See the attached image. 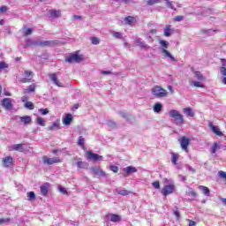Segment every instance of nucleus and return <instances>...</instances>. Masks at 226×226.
Listing matches in <instances>:
<instances>
[{
    "label": "nucleus",
    "instance_id": "nucleus-34",
    "mask_svg": "<svg viewBox=\"0 0 226 226\" xmlns=\"http://www.w3.org/2000/svg\"><path fill=\"white\" fill-rule=\"evenodd\" d=\"M36 89V86L34 84H32L28 87V88H26L24 90L25 93H34V90Z\"/></svg>",
    "mask_w": 226,
    "mask_h": 226
},
{
    "label": "nucleus",
    "instance_id": "nucleus-38",
    "mask_svg": "<svg viewBox=\"0 0 226 226\" xmlns=\"http://www.w3.org/2000/svg\"><path fill=\"white\" fill-rule=\"evenodd\" d=\"M36 123L39 124V126H45V120L41 117L36 118Z\"/></svg>",
    "mask_w": 226,
    "mask_h": 226
},
{
    "label": "nucleus",
    "instance_id": "nucleus-35",
    "mask_svg": "<svg viewBox=\"0 0 226 226\" xmlns=\"http://www.w3.org/2000/svg\"><path fill=\"white\" fill-rule=\"evenodd\" d=\"M117 193H118V195H122L123 197H125V195H130V192L126 189L117 190Z\"/></svg>",
    "mask_w": 226,
    "mask_h": 226
},
{
    "label": "nucleus",
    "instance_id": "nucleus-22",
    "mask_svg": "<svg viewBox=\"0 0 226 226\" xmlns=\"http://www.w3.org/2000/svg\"><path fill=\"white\" fill-rule=\"evenodd\" d=\"M60 128L61 127H60L59 120H56L52 123V124L48 128V130H49L50 132H54L55 130H59Z\"/></svg>",
    "mask_w": 226,
    "mask_h": 226
},
{
    "label": "nucleus",
    "instance_id": "nucleus-55",
    "mask_svg": "<svg viewBox=\"0 0 226 226\" xmlns=\"http://www.w3.org/2000/svg\"><path fill=\"white\" fill-rule=\"evenodd\" d=\"M110 170H112V172L117 173V170H119V168H117V166L116 165H111L109 167Z\"/></svg>",
    "mask_w": 226,
    "mask_h": 226
},
{
    "label": "nucleus",
    "instance_id": "nucleus-18",
    "mask_svg": "<svg viewBox=\"0 0 226 226\" xmlns=\"http://www.w3.org/2000/svg\"><path fill=\"white\" fill-rule=\"evenodd\" d=\"M135 43L138 47H140V49H145L146 50L150 49V47L147 44H146V42L140 41V38H137L135 40Z\"/></svg>",
    "mask_w": 226,
    "mask_h": 226
},
{
    "label": "nucleus",
    "instance_id": "nucleus-5",
    "mask_svg": "<svg viewBox=\"0 0 226 226\" xmlns=\"http://www.w3.org/2000/svg\"><path fill=\"white\" fill-rule=\"evenodd\" d=\"M174 190H176V185L174 184L168 185L162 189L161 193L167 197V195H170L174 193Z\"/></svg>",
    "mask_w": 226,
    "mask_h": 226
},
{
    "label": "nucleus",
    "instance_id": "nucleus-17",
    "mask_svg": "<svg viewBox=\"0 0 226 226\" xmlns=\"http://www.w3.org/2000/svg\"><path fill=\"white\" fill-rule=\"evenodd\" d=\"M49 77L52 82L55 83L56 86H57L58 87H63V83L57 80V73L50 74Z\"/></svg>",
    "mask_w": 226,
    "mask_h": 226
},
{
    "label": "nucleus",
    "instance_id": "nucleus-59",
    "mask_svg": "<svg viewBox=\"0 0 226 226\" xmlns=\"http://www.w3.org/2000/svg\"><path fill=\"white\" fill-rule=\"evenodd\" d=\"M24 75H25V77L29 78V77H31L33 75V72H31V71H25L24 72Z\"/></svg>",
    "mask_w": 226,
    "mask_h": 226
},
{
    "label": "nucleus",
    "instance_id": "nucleus-29",
    "mask_svg": "<svg viewBox=\"0 0 226 226\" xmlns=\"http://www.w3.org/2000/svg\"><path fill=\"white\" fill-rule=\"evenodd\" d=\"M19 121H21V123H24L25 124H29L32 119H31V117L25 116V117H19Z\"/></svg>",
    "mask_w": 226,
    "mask_h": 226
},
{
    "label": "nucleus",
    "instance_id": "nucleus-39",
    "mask_svg": "<svg viewBox=\"0 0 226 226\" xmlns=\"http://www.w3.org/2000/svg\"><path fill=\"white\" fill-rule=\"evenodd\" d=\"M25 109H29V110H34V104L31 102H26L25 103Z\"/></svg>",
    "mask_w": 226,
    "mask_h": 226
},
{
    "label": "nucleus",
    "instance_id": "nucleus-4",
    "mask_svg": "<svg viewBox=\"0 0 226 226\" xmlns=\"http://www.w3.org/2000/svg\"><path fill=\"white\" fill-rule=\"evenodd\" d=\"M82 61V56L79 54H72L65 58V63H69L72 64V63H80Z\"/></svg>",
    "mask_w": 226,
    "mask_h": 226
},
{
    "label": "nucleus",
    "instance_id": "nucleus-43",
    "mask_svg": "<svg viewBox=\"0 0 226 226\" xmlns=\"http://www.w3.org/2000/svg\"><path fill=\"white\" fill-rule=\"evenodd\" d=\"M163 1H165L167 8H170V10H176V8H174V4H172V2H170V0Z\"/></svg>",
    "mask_w": 226,
    "mask_h": 226
},
{
    "label": "nucleus",
    "instance_id": "nucleus-32",
    "mask_svg": "<svg viewBox=\"0 0 226 226\" xmlns=\"http://www.w3.org/2000/svg\"><path fill=\"white\" fill-rule=\"evenodd\" d=\"M199 190H200L204 193V195H206L207 197H209V192H210L209 188L204 185H200Z\"/></svg>",
    "mask_w": 226,
    "mask_h": 226
},
{
    "label": "nucleus",
    "instance_id": "nucleus-54",
    "mask_svg": "<svg viewBox=\"0 0 226 226\" xmlns=\"http://www.w3.org/2000/svg\"><path fill=\"white\" fill-rule=\"evenodd\" d=\"M152 185H153L154 188H155L156 190H159V188H160V182H159V181H154V182H153Z\"/></svg>",
    "mask_w": 226,
    "mask_h": 226
},
{
    "label": "nucleus",
    "instance_id": "nucleus-30",
    "mask_svg": "<svg viewBox=\"0 0 226 226\" xmlns=\"http://www.w3.org/2000/svg\"><path fill=\"white\" fill-rule=\"evenodd\" d=\"M22 30L24 36H29L33 34V28H27L26 26H24Z\"/></svg>",
    "mask_w": 226,
    "mask_h": 226
},
{
    "label": "nucleus",
    "instance_id": "nucleus-28",
    "mask_svg": "<svg viewBox=\"0 0 226 226\" xmlns=\"http://www.w3.org/2000/svg\"><path fill=\"white\" fill-rule=\"evenodd\" d=\"M179 160V154L172 153L171 154V162L173 165H177V161Z\"/></svg>",
    "mask_w": 226,
    "mask_h": 226
},
{
    "label": "nucleus",
    "instance_id": "nucleus-20",
    "mask_svg": "<svg viewBox=\"0 0 226 226\" xmlns=\"http://www.w3.org/2000/svg\"><path fill=\"white\" fill-rule=\"evenodd\" d=\"M222 147L220 145V142H214L213 145L210 147V152L212 154H215L218 151V149H221Z\"/></svg>",
    "mask_w": 226,
    "mask_h": 226
},
{
    "label": "nucleus",
    "instance_id": "nucleus-11",
    "mask_svg": "<svg viewBox=\"0 0 226 226\" xmlns=\"http://www.w3.org/2000/svg\"><path fill=\"white\" fill-rule=\"evenodd\" d=\"M9 151H19V153H24V144H15L10 147Z\"/></svg>",
    "mask_w": 226,
    "mask_h": 226
},
{
    "label": "nucleus",
    "instance_id": "nucleus-25",
    "mask_svg": "<svg viewBox=\"0 0 226 226\" xmlns=\"http://www.w3.org/2000/svg\"><path fill=\"white\" fill-rule=\"evenodd\" d=\"M162 109H163V105L162 103L156 102L154 105V112H155V114H160V112H162Z\"/></svg>",
    "mask_w": 226,
    "mask_h": 226
},
{
    "label": "nucleus",
    "instance_id": "nucleus-63",
    "mask_svg": "<svg viewBox=\"0 0 226 226\" xmlns=\"http://www.w3.org/2000/svg\"><path fill=\"white\" fill-rule=\"evenodd\" d=\"M27 96H23V97H21V102H26V103H27Z\"/></svg>",
    "mask_w": 226,
    "mask_h": 226
},
{
    "label": "nucleus",
    "instance_id": "nucleus-10",
    "mask_svg": "<svg viewBox=\"0 0 226 226\" xmlns=\"http://www.w3.org/2000/svg\"><path fill=\"white\" fill-rule=\"evenodd\" d=\"M3 107L5 109V110H11L13 108V104H11V99L5 98L2 102Z\"/></svg>",
    "mask_w": 226,
    "mask_h": 226
},
{
    "label": "nucleus",
    "instance_id": "nucleus-36",
    "mask_svg": "<svg viewBox=\"0 0 226 226\" xmlns=\"http://www.w3.org/2000/svg\"><path fill=\"white\" fill-rule=\"evenodd\" d=\"M159 43L161 45V49H169V41H163V40H160Z\"/></svg>",
    "mask_w": 226,
    "mask_h": 226
},
{
    "label": "nucleus",
    "instance_id": "nucleus-21",
    "mask_svg": "<svg viewBox=\"0 0 226 226\" xmlns=\"http://www.w3.org/2000/svg\"><path fill=\"white\" fill-rule=\"evenodd\" d=\"M183 112L187 117H193L195 116V112H193L192 108H185Z\"/></svg>",
    "mask_w": 226,
    "mask_h": 226
},
{
    "label": "nucleus",
    "instance_id": "nucleus-14",
    "mask_svg": "<svg viewBox=\"0 0 226 226\" xmlns=\"http://www.w3.org/2000/svg\"><path fill=\"white\" fill-rule=\"evenodd\" d=\"M209 127L211 128L212 132L215 133L218 137H223V132L220 131V128L216 125H213V123L209 124Z\"/></svg>",
    "mask_w": 226,
    "mask_h": 226
},
{
    "label": "nucleus",
    "instance_id": "nucleus-40",
    "mask_svg": "<svg viewBox=\"0 0 226 226\" xmlns=\"http://www.w3.org/2000/svg\"><path fill=\"white\" fill-rule=\"evenodd\" d=\"M85 142H86V139H84V137L79 136L78 139V145L80 146V147H84Z\"/></svg>",
    "mask_w": 226,
    "mask_h": 226
},
{
    "label": "nucleus",
    "instance_id": "nucleus-47",
    "mask_svg": "<svg viewBox=\"0 0 226 226\" xmlns=\"http://www.w3.org/2000/svg\"><path fill=\"white\" fill-rule=\"evenodd\" d=\"M58 190H59V192L60 193H63V195H67L68 194V192L66 191V189L63 186H59L58 187Z\"/></svg>",
    "mask_w": 226,
    "mask_h": 226
},
{
    "label": "nucleus",
    "instance_id": "nucleus-37",
    "mask_svg": "<svg viewBox=\"0 0 226 226\" xmlns=\"http://www.w3.org/2000/svg\"><path fill=\"white\" fill-rule=\"evenodd\" d=\"M186 193H187V195H190L191 197H197V192H195L192 187H188Z\"/></svg>",
    "mask_w": 226,
    "mask_h": 226
},
{
    "label": "nucleus",
    "instance_id": "nucleus-57",
    "mask_svg": "<svg viewBox=\"0 0 226 226\" xmlns=\"http://www.w3.org/2000/svg\"><path fill=\"white\" fill-rule=\"evenodd\" d=\"M4 68H8V65L4 62H0V71L4 70Z\"/></svg>",
    "mask_w": 226,
    "mask_h": 226
},
{
    "label": "nucleus",
    "instance_id": "nucleus-24",
    "mask_svg": "<svg viewBox=\"0 0 226 226\" xmlns=\"http://www.w3.org/2000/svg\"><path fill=\"white\" fill-rule=\"evenodd\" d=\"M41 193L44 196L49 193V183H45L44 185H41Z\"/></svg>",
    "mask_w": 226,
    "mask_h": 226
},
{
    "label": "nucleus",
    "instance_id": "nucleus-48",
    "mask_svg": "<svg viewBox=\"0 0 226 226\" xmlns=\"http://www.w3.org/2000/svg\"><path fill=\"white\" fill-rule=\"evenodd\" d=\"M183 20H185V17H184V16H176V17L174 18V21H175V22H181V21H183Z\"/></svg>",
    "mask_w": 226,
    "mask_h": 226
},
{
    "label": "nucleus",
    "instance_id": "nucleus-64",
    "mask_svg": "<svg viewBox=\"0 0 226 226\" xmlns=\"http://www.w3.org/2000/svg\"><path fill=\"white\" fill-rule=\"evenodd\" d=\"M189 226H195V222L194 221H190L189 222Z\"/></svg>",
    "mask_w": 226,
    "mask_h": 226
},
{
    "label": "nucleus",
    "instance_id": "nucleus-6",
    "mask_svg": "<svg viewBox=\"0 0 226 226\" xmlns=\"http://www.w3.org/2000/svg\"><path fill=\"white\" fill-rule=\"evenodd\" d=\"M179 142H180V147L182 150L185 151V153H188V146H190V139L184 136L179 139Z\"/></svg>",
    "mask_w": 226,
    "mask_h": 226
},
{
    "label": "nucleus",
    "instance_id": "nucleus-42",
    "mask_svg": "<svg viewBox=\"0 0 226 226\" xmlns=\"http://www.w3.org/2000/svg\"><path fill=\"white\" fill-rule=\"evenodd\" d=\"M112 36H114V38H117L118 40H121L123 38V34L119 32H111Z\"/></svg>",
    "mask_w": 226,
    "mask_h": 226
},
{
    "label": "nucleus",
    "instance_id": "nucleus-62",
    "mask_svg": "<svg viewBox=\"0 0 226 226\" xmlns=\"http://www.w3.org/2000/svg\"><path fill=\"white\" fill-rule=\"evenodd\" d=\"M186 169L187 170H189V172H192V173L195 172V170L190 165H186Z\"/></svg>",
    "mask_w": 226,
    "mask_h": 226
},
{
    "label": "nucleus",
    "instance_id": "nucleus-56",
    "mask_svg": "<svg viewBox=\"0 0 226 226\" xmlns=\"http://www.w3.org/2000/svg\"><path fill=\"white\" fill-rule=\"evenodd\" d=\"M119 114L122 117H124L125 119H128V117L130 116V115H128V113H126L124 111H120Z\"/></svg>",
    "mask_w": 226,
    "mask_h": 226
},
{
    "label": "nucleus",
    "instance_id": "nucleus-46",
    "mask_svg": "<svg viewBox=\"0 0 226 226\" xmlns=\"http://www.w3.org/2000/svg\"><path fill=\"white\" fill-rule=\"evenodd\" d=\"M91 41H92L93 45H99L100 44V39H98L97 37H92Z\"/></svg>",
    "mask_w": 226,
    "mask_h": 226
},
{
    "label": "nucleus",
    "instance_id": "nucleus-16",
    "mask_svg": "<svg viewBox=\"0 0 226 226\" xmlns=\"http://www.w3.org/2000/svg\"><path fill=\"white\" fill-rule=\"evenodd\" d=\"M72 121H73V116L72 114H66L65 117L63 119V124H65V126H70Z\"/></svg>",
    "mask_w": 226,
    "mask_h": 226
},
{
    "label": "nucleus",
    "instance_id": "nucleus-41",
    "mask_svg": "<svg viewBox=\"0 0 226 226\" xmlns=\"http://www.w3.org/2000/svg\"><path fill=\"white\" fill-rule=\"evenodd\" d=\"M27 198L28 200H34V199H36V194H34V192H27Z\"/></svg>",
    "mask_w": 226,
    "mask_h": 226
},
{
    "label": "nucleus",
    "instance_id": "nucleus-31",
    "mask_svg": "<svg viewBox=\"0 0 226 226\" xmlns=\"http://www.w3.org/2000/svg\"><path fill=\"white\" fill-rule=\"evenodd\" d=\"M124 22L125 24H127L128 26H132V24H135V18L132 17V16H128L124 19Z\"/></svg>",
    "mask_w": 226,
    "mask_h": 226
},
{
    "label": "nucleus",
    "instance_id": "nucleus-15",
    "mask_svg": "<svg viewBox=\"0 0 226 226\" xmlns=\"http://www.w3.org/2000/svg\"><path fill=\"white\" fill-rule=\"evenodd\" d=\"M124 172H125L124 177L130 176V174H135L137 172V168L133 166H128L126 168H124Z\"/></svg>",
    "mask_w": 226,
    "mask_h": 226
},
{
    "label": "nucleus",
    "instance_id": "nucleus-51",
    "mask_svg": "<svg viewBox=\"0 0 226 226\" xmlns=\"http://www.w3.org/2000/svg\"><path fill=\"white\" fill-rule=\"evenodd\" d=\"M107 125L109 127V128H116V123H114L113 121L109 120L107 122Z\"/></svg>",
    "mask_w": 226,
    "mask_h": 226
},
{
    "label": "nucleus",
    "instance_id": "nucleus-49",
    "mask_svg": "<svg viewBox=\"0 0 226 226\" xmlns=\"http://www.w3.org/2000/svg\"><path fill=\"white\" fill-rule=\"evenodd\" d=\"M39 112H41L42 116H47V114H49V109H40Z\"/></svg>",
    "mask_w": 226,
    "mask_h": 226
},
{
    "label": "nucleus",
    "instance_id": "nucleus-12",
    "mask_svg": "<svg viewBox=\"0 0 226 226\" xmlns=\"http://www.w3.org/2000/svg\"><path fill=\"white\" fill-rule=\"evenodd\" d=\"M3 165L4 167H11L13 165V157L11 156H6L3 159Z\"/></svg>",
    "mask_w": 226,
    "mask_h": 226
},
{
    "label": "nucleus",
    "instance_id": "nucleus-26",
    "mask_svg": "<svg viewBox=\"0 0 226 226\" xmlns=\"http://www.w3.org/2000/svg\"><path fill=\"white\" fill-rule=\"evenodd\" d=\"M190 86L194 87H201V88L205 87V86H204V84H202V82L197 81V80L190 81Z\"/></svg>",
    "mask_w": 226,
    "mask_h": 226
},
{
    "label": "nucleus",
    "instance_id": "nucleus-58",
    "mask_svg": "<svg viewBox=\"0 0 226 226\" xmlns=\"http://www.w3.org/2000/svg\"><path fill=\"white\" fill-rule=\"evenodd\" d=\"M218 176H220V177H222L223 179H225L226 173H225V171L220 170V171H218Z\"/></svg>",
    "mask_w": 226,
    "mask_h": 226
},
{
    "label": "nucleus",
    "instance_id": "nucleus-45",
    "mask_svg": "<svg viewBox=\"0 0 226 226\" xmlns=\"http://www.w3.org/2000/svg\"><path fill=\"white\" fill-rule=\"evenodd\" d=\"M226 64H222V67H221L220 69V72H221V74L223 76V77H226Z\"/></svg>",
    "mask_w": 226,
    "mask_h": 226
},
{
    "label": "nucleus",
    "instance_id": "nucleus-27",
    "mask_svg": "<svg viewBox=\"0 0 226 226\" xmlns=\"http://www.w3.org/2000/svg\"><path fill=\"white\" fill-rule=\"evenodd\" d=\"M194 77H196L197 80H199L200 82H202V80H206V77H204V75H202V72L199 71L194 72Z\"/></svg>",
    "mask_w": 226,
    "mask_h": 226
},
{
    "label": "nucleus",
    "instance_id": "nucleus-61",
    "mask_svg": "<svg viewBox=\"0 0 226 226\" xmlns=\"http://www.w3.org/2000/svg\"><path fill=\"white\" fill-rule=\"evenodd\" d=\"M10 222V218H2L0 219V224L1 223H8Z\"/></svg>",
    "mask_w": 226,
    "mask_h": 226
},
{
    "label": "nucleus",
    "instance_id": "nucleus-8",
    "mask_svg": "<svg viewBox=\"0 0 226 226\" xmlns=\"http://www.w3.org/2000/svg\"><path fill=\"white\" fill-rule=\"evenodd\" d=\"M87 160H93V162H102L103 160V156L94 154L91 151L87 152Z\"/></svg>",
    "mask_w": 226,
    "mask_h": 226
},
{
    "label": "nucleus",
    "instance_id": "nucleus-60",
    "mask_svg": "<svg viewBox=\"0 0 226 226\" xmlns=\"http://www.w3.org/2000/svg\"><path fill=\"white\" fill-rule=\"evenodd\" d=\"M5 11H8V7L1 6L0 7V13H5Z\"/></svg>",
    "mask_w": 226,
    "mask_h": 226
},
{
    "label": "nucleus",
    "instance_id": "nucleus-13",
    "mask_svg": "<svg viewBox=\"0 0 226 226\" xmlns=\"http://www.w3.org/2000/svg\"><path fill=\"white\" fill-rule=\"evenodd\" d=\"M107 218L109 219V222H113L115 223L117 222H121V215H119L109 214L107 215Z\"/></svg>",
    "mask_w": 226,
    "mask_h": 226
},
{
    "label": "nucleus",
    "instance_id": "nucleus-53",
    "mask_svg": "<svg viewBox=\"0 0 226 226\" xmlns=\"http://www.w3.org/2000/svg\"><path fill=\"white\" fill-rule=\"evenodd\" d=\"M20 82H22V84H27L29 82H32V79L28 78H23L21 79Z\"/></svg>",
    "mask_w": 226,
    "mask_h": 226
},
{
    "label": "nucleus",
    "instance_id": "nucleus-33",
    "mask_svg": "<svg viewBox=\"0 0 226 226\" xmlns=\"http://www.w3.org/2000/svg\"><path fill=\"white\" fill-rule=\"evenodd\" d=\"M170 25H167L166 26H165V28H164V36H167V37H169V36H170V34H172V32H171V30H170Z\"/></svg>",
    "mask_w": 226,
    "mask_h": 226
},
{
    "label": "nucleus",
    "instance_id": "nucleus-44",
    "mask_svg": "<svg viewBox=\"0 0 226 226\" xmlns=\"http://www.w3.org/2000/svg\"><path fill=\"white\" fill-rule=\"evenodd\" d=\"M36 42H38V41L26 40V47H31L33 45H36Z\"/></svg>",
    "mask_w": 226,
    "mask_h": 226
},
{
    "label": "nucleus",
    "instance_id": "nucleus-19",
    "mask_svg": "<svg viewBox=\"0 0 226 226\" xmlns=\"http://www.w3.org/2000/svg\"><path fill=\"white\" fill-rule=\"evenodd\" d=\"M49 16L52 17V19H59L61 17V11L59 10H49Z\"/></svg>",
    "mask_w": 226,
    "mask_h": 226
},
{
    "label": "nucleus",
    "instance_id": "nucleus-50",
    "mask_svg": "<svg viewBox=\"0 0 226 226\" xmlns=\"http://www.w3.org/2000/svg\"><path fill=\"white\" fill-rule=\"evenodd\" d=\"M156 3H160V0H148L147 1L148 6H153V4H156Z\"/></svg>",
    "mask_w": 226,
    "mask_h": 226
},
{
    "label": "nucleus",
    "instance_id": "nucleus-1",
    "mask_svg": "<svg viewBox=\"0 0 226 226\" xmlns=\"http://www.w3.org/2000/svg\"><path fill=\"white\" fill-rule=\"evenodd\" d=\"M169 116L171 119H173L177 126H181V124L185 123V118L183 117V115H180L179 111L176 109H170L169 112Z\"/></svg>",
    "mask_w": 226,
    "mask_h": 226
},
{
    "label": "nucleus",
    "instance_id": "nucleus-3",
    "mask_svg": "<svg viewBox=\"0 0 226 226\" xmlns=\"http://www.w3.org/2000/svg\"><path fill=\"white\" fill-rule=\"evenodd\" d=\"M37 47H54V45H57L59 43L58 41H37V42H34Z\"/></svg>",
    "mask_w": 226,
    "mask_h": 226
},
{
    "label": "nucleus",
    "instance_id": "nucleus-9",
    "mask_svg": "<svg viewBox=\"0 0 226 226\" xmlns=\"http://www.w3.org/2000/svg\"><path fill=\"white\" fill-rule=\"evenodd\" d=\"M159 50L163 54L164 57H167L168 59H170V61L176 62L177 61L176 57L170 54V52L163 48H159Z\"/></svg>",
    "mask_w": 226,
    "mask_h": 226
},
{
    "label": "nucleus",
    "instance_id": "nucleus-23",
    "mask_svg": "<svg viewBox=\"0 0 226 226\" xmlns=\"http://www.w3.org/2000/svg\"><path fill=\"white\" fill-rule=\"evenodd\" d=\"M92 172H94V174H95L96 176H101V177H105V173L103 170L98 169V168H91Z\"/></svg>",
    "mask_w": 226,
    "mask_h": 226
},
{
    "label": "nucleus",
    "instance_id": "nucleus-2",
    "mask_svg": "<svg viewBox=\"0 0 226 226\" xmlns=\"http://www.w3.org/2000/svg\"><path fill=\"white\" fill-rule=\"evenodd\" d=\"M152 94L155 96V98H165L168 93L167 90L163 89L162 87H154L152 88Z\"/></svg>",
    "mask_w": 226,
    "mask_h": 226
},
{
    "label": "nucleus",
    "instance_id": "nucleus-7",
    "mask_svg": "<svg viewBox=\"0 0 226 226\" xmlns=\"http://www.w3.org/2000/svg\"><path fill=\"white\" fill-rule=\"evenodd\" d=\"M42 162L46 165H53V163H59L61 162V159H59L58 157L49 158L48 156H44L42 158Z\"/></svg>",
    "mask_w": 226,
    "mask_h": 226
},
{
    "label": "nucleus",
    "instance_id": "nucleus-52",
    "mask_svg": "<svg viewBox=\"0 0 226 226\" xmlns=\"http://www.w3.org/2000/svg\"><path fill=\"white\" fill-rule=\"evenodd\" d=\"M77 167H78V169H84V167H86V163L79 161L77 162Z\"/></svg>",
    "mask_w": 226,
    "mask_h": 226
}]
</instances>
